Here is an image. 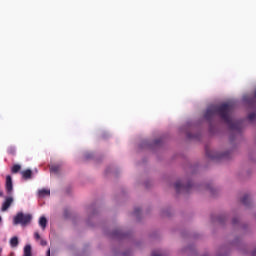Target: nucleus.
Listing matches in <instances>:
<instances>
[{
    "instance_id": "2eb2a0df",
    "label": "nucleus",
    "mask_w": 256,
    "mask_h": 256,
    "mask_svg": "<svg viewBox=\"0 0 256 256\" xmlns=\"http://www.w3.org/2000/svg\"><path fill=\"white\" fill-rule=\"evenodd\" d=\"M248 120H249L250 123L255 122V121H256V112L250 113V114L248 115Z\"/></svg>"
},
{
    "instance_id": "0eeeda50",
    "label": "nucleus",
    "mask_w": 256,
    "mask_h": 256,
    "mask_svg": "<svg viewBox=\"0 0 256 256\" xmlns=\"http://www.w3.org/2000/svg\"><path fill=\"white\" fill-rule=\"evenodd\" d=\"M61 167L62 165L60 164H52L50 166V173H53L54 175H59V173H61Z\"/></svg>"
},
{
    "instance_id": "f03ea898",
    "label": "nucleus",
    "mask_w": 256,
    "mask_h": 256,
    "mask_svg": "<svg viewBox=\"0 0 256 256\" xmlns=\"http://www.w3.org/2000/svg\"><path fill=\"white\" fill-rule=\"evenodd\" d=\"M31 219H33L31 214H24L23 212H19L14 217L13 223L14 225H22L25 227V225H29V223H31Z\"/></svg>"
},
{
    "instance_id": "9b49d317",
    "label": "nucleus",
    "mask_w": 256,
    "mask_h": 256,
    "mask_svg": "<svg viewBox=\"0 0 256 256\" xmlns=\"http://www.w3.org/2000/svg\"><path fill=\"white\" fill-rule=\"evenodd\" d=\"M23 256H33L31 244H27V245L24 247Z\"/></svg>"
},
{
    "instance_id": "393cba45",
    "label": "nucleus",
    "mask_w": 256,
    "mask_h": 256,
    "mask_svg": "<svg viewBox=\"0 0 256 256\" xmlns=\"http://www.w3.org/2000/svg\"><path fill=\"white\" fill-rule=\"evenodd\" d=\"M187 137H188L189 139H191V137H193V136H191V134L188 133V134H187Z\"/></svg>"
},
{
    "instance_id": "ddd939ff",
    "label": "nucleus",
    "mask_w": 256,
    "mask_h": 256,
    "mask_svg": "<svg viewBox=\"0 0 256 256\" xmlns=\"http://www.w3.org/2000/svg\"><path fill=\"white\" fill-rule=\"evenodd\" d=\"M10 245L11 247H17L19 245V238L17 236H14L10 239Z\"/></svg>"
},
{
    "instance_id": "b1692460",
    "label": "nucleus",
    "mask_w": 256,
    "mask_h": 256,
    "mask_svg": "<svg viewBox=\"0 0 256 256\" xmlns=\"http://www.w3.org/2000/svg\"><path fill=\"white\" fill-rule=\"evenodd\" d=\"M65 217L66 219L69 217V212L66 211Z\"/></svg>"
},
{
    "instance_id": "412c9836",
    "label": "nucleus",
    "mask_w": 256,
    "mask_h": 256,
    "mask_svg": "<svg viewBox=\"0 0 256 256\" xmlns=\"http://www.w3.org/2000/svg\"><path fill=\"white\" fill-rule=\"evenodd\" d=\"M47 256H51V249H48Z\"/></svg>"
},
{
    "instance_id": "f8f14e48",
    "label": "nucleus",
    "mask_w": 256,
    "mask_h": 256,
    "mask_svg": "<svg viewBox=\"0 0 256 256\" xmlns=\"http://www.w3.org/2000/svg\"><path fill=\"white\" fill-rule=\"evenodd\" d=\"M39 226L41 227V229L45 230L47 228V218H45L44 216L40 217Z\"/></svg>"
},
{
    "instance_id": "39448f33",
    "label": "nucleus",
    "mask_w": 256,
    "mask_h": 256,
    "mask_svg": "<svg viewBox=\"0 0 256 256\" xmlns=\"http://www.w3.org/2000/svg\"><path fill=\"white\" fill-rule=\"evenodd\" d=\"M5 189L8 195H11V193H13V178L11 177V175L6 176Z\"/></svg>"
},
{
    "instance_id": "7ed1b4c3",
    "label": "nucleus",
    "mask_w": 256,
    "mask_h": 256,
    "mask_svg": "<svg viewBox=\"0 0 256 256\" xmlns=\"http://www.w3.org/2000/svg\"><path fill=\"white\" fill-rule=\"evenodd\" d=\"M206 156L208 157V159H229V157H231V153L225 152L221 154V153L213 152L209 150V148H206Z\"/></svg>"
},
{
    "instance_id": "a878e982",
    "label": "nucleus",
    "mask_w": 256,
    "mask_h": 256,
    "mask_svg": "<svg viewBox=\"0 0 256 256\" xmlns=\"http://www.w3.org/2000/svg\"><path fill=\"white\" fill-rule=\"evenodd\" d=\"M0 197H3V191H0Z\"/></svg>"
},
{
    "instance_id": "6e6552de",
    "label": "nucleus",
    "mask_w": 256,
    "mask_h": 256,
    "mask_svg": "<svg viewBox=\"0 0 256 256\" xmlns=\"http://www.w3.org/2000/svg\"><path fill=\"white\" fill-rule=\"evenodd\" d=\"M21 175L23 177V179L27 180V179H31V177H33V171H31V169H27L21 172Z\"/></svg>"
},
{
    "instance_id": "5701e85b",
    "label": "nucleus",
    "mask_w": 256,
    "mask_h": 256,
    "mask_svg": "<svg viewBox=\"0 0 256 256\" xmlns=\"http://www.w3.org/2000/svg\"><path fill=\"white\" fill-rule=\"evenodd\" d=\"M10 153H11L12 155H15V150H10Z\"/></svg>"
},
{
    "instance_id": "bb28decb",
    "label": "nucleus",
    "mask_w": 256,
    "mask_h": 256,
    "mask_svg": "<svg viewBox=\"0 0 256 256\" xmlns=\"http://www.w3.org/2000/svg\"><path fill=\"white\" fill-rule=\"evenodd\" d=\"M3 221V218L0 216V223Z\"/></svg>"
},
{
    "instance_id": "cd10ccee",
    "label": "nucleus",
    "mask_w": 256,
    "mask_h": 256,
    "mask_svg": "<svg viewBox=\"0 0 256 256\" xmlns=\"http://www.w3.org/2000/svg\"><path fill=\"white\" fill-rule=\"evenodd\" d=\"M254 97H255V99H256V90H255V92H254Z\"/></svg>"
},
{
    "instance_id": "423d86ee",
    "label": "nucleus",
    "mask_w": 256,
    "mask_h": 256,
    "mask_svg": "<svg viewBox=\"0 0 256 256\" xmlns=\"http://www.w3.org/2000/svg\"><path fill=\"white\" fill-rule=\"evenodd\" d=\"M12 204H13V197H7L2 204L1 211H7V209H9V207H11Z\"/></svg>"
},
{
    "instance_id": "dca6fc26",
    "label": "nucleus",
    "mask_w": 256,
    "mask_h": 256,
    "mask_svg": "<svg viewBox=\"0 0 256 256\" xmlns=\"http://www.w3.org/2000/svg\"><path fill=\"white\" fill-rule=\"evenodd\" d=\"M34 239H36V241H39V239H41V235H39V232L34 233Z\"/></svg>"
},
{
    "instance_id": "a211bd4d",
    "label": "nucleus",
    "mask_w": 256,
    "mask_h": 256,
    "mask_svg": "<svg viewBox=\"0 0 256 256\" xmlns=\"http://www.w3.org/2000/svg\"><path fill=\"white\" fill-rule=\"evenodd\" d=\"M40 245H42V247H45L47 245V242L45 240L41 239Z\"/></svg>"
},
{
    "instance_id": "9d476101",
    "label": "nucleus",
    "mask_w": 256,
    "mask_h": 256,
    "mask_svg": "<svg viewBox=\"0 0 256 256\" xmlns=\"http://www.w3.org/2000/svg\"><path fill=\"white\" fill-rule=\"evenodd\" d=\"M241 203L246 207H249V204L251 203V196L249 194L244 195L241 199Z\"/></svg>"
},
{
    "instance_id": "1a4fd4ad",
    "label": "nucleus",
    "mask_w": 256,
    "mask_h": 256,
    "mask_svg": "<svg viewBox=\"0 0 256 256\" xmlns=\"http://www.w3.org/2000/svg\"><path fill=\"white\" fill-rule=\"evenodd\" d=\"M38 195L39 197H49L51 195V190L43 188L41 190L38 191Z\"/></svg>"
},
{
    "instance_id": "6ab92c4d",
    "label": "nucleus",
    "mask_w": 256,
    "mask_h": 256,
    "mask_svg": "<svg viewBox=\"0 0 256 256\" xmlns=\"http://www.w3.org/2000/svg\"><path fill=\"white\" fill-rule=\"evenodd\" d=\"M232 223L233 225H237V223H239V219L233 218Z\"/></svg>"
},
{
    "instance_id": "20e7f679",
    "label": "nucleus",
    "mask_w": 256,
    "mask_h": 256,
    "mask_svg": "<svg viewBox=\"0 0 256 256\" xmlns=\"http://www.w3.org/2000/svg\"><path fill=\"white\" fill-rule=\"evenodd\" d=\"M174 187L177 193H181V191H186V193H189L191 187H193V182L190 181L187 183V185H185L181 181H177Z\"/></svg>"
},
{
    "instance_id": "4be33fe9",
    "label": "nucleus",
    "mask_w": 256,
    "mask_h": 256,
    "mask_svg": "<svg viewBox=\"0 0 256 256\" xmlns=\"http://www.w3.org/2000/svg\"><path fill=\"white\" fill-rule=\"evenodd\" d=\"M86 159H91V154L86 155Z\"/></svg>"
},
{
    "instance_id": "c85d7f7f",
    "label": "nucleus",
    "mask_w": 256,
    "mask_h": 256,
    "mask_svg": "<svg viewBox=\"0 0 256 256\" xmlns=\"http://www.w3.org/2000/svg\"><path fill=\"white\" fill-rule=\"evenodd\" d=\"M1 251H3V249L0 248V254H1Z\"/></svg>"
},
{
    "instance_id": "4468645a",
    "label": "nucleus",
    "mask_w": 256,
    "mask_h": 256,
    "mask_svg": "<svg viewBox=\"0 0 256 256\" xmlns=\"http://www.w3.org/2000/svg\"><path fill=\"white\" fill-rule=\"evenodd\" d=\"M19 171H21V165L19 164H14L11 168V173L13 174H17L19 173Z\"/></svg>"
},
{
    "instance_id": "aec40b11",
    "label": "nucleus",
    "mask_w": 256,
    "mask_h": 256,
    "mask_svg": "<svg viewBox=\"0 0 256 256\" xmlns=\"http://www.w3.org/2000/svg\"><path fill=\"white\" fill-rule=\"evenodd\" d=\"M154 143H155L156 145H159V143H161V139L155 140Z\"/></svg>"
},
{
    "instance_id": "f257e3e1",
    "label": "nucleus",
    "mask_w": 256,
    "mask_h": 256,
    "mask_svg": "<svg viewBox=\"0 0 256 256\" xmlns=\"http://www.w3.org/2000/svg\"><path fill=\"white\" fill-rule=\"evenodd\" d=\"M231 111H233V105L229 103L221 104L220 106H210L205 114L204 118L206 121H213L218 115L223 121H225L232 131H240L241 123L233 122L231 119Z\"/></svg>"
},
{
    "instance_id": "f3484780",
    "label": "nucleus",
    "mask_w": 256,
    "mask_h": 256,
    "mask_svg": "<svg viewBox=\"0 0 256 256\" xmlns=\"http://www.w3.org/2000/svg\"><path fill=\"white\" fill-rule=\"evenodd\" d=\"M139 213H141V209L140 208H135L134 215H139Z\"/></svg>"
}]
</instances>
